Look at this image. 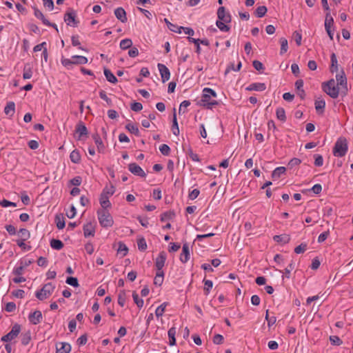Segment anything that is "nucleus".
Instances as JSON below:
<instances>
[{"mask_svg": "<svg viewBox=\"0 0 353 353\" xmlns=\"http://www.w3.org/2000/svg\"><path fill=\"white\" fill-rule=\"evenodd\" d=\"M348 149L347 141L345 137H339L333 148V154L337 157H343Z\"/></svg>", "mask_w": 353, "mask_h": 353, "instance_id": "obj_1", "label": "nucleus"}, {"mask_svg": "<svg viewBox=\"0 0 353 353\" xmlns=\"http://www.w3.org/2000/svg\"><path fill=\"white\" fill-rule=\"evenodd\" d=\"M322 89L327 94L333 99L337 98L341 91L340 87L335 85V81L333 79L327 82H323L322 83Z\"/></svg>", "mask_w": 353, "mask_h": 353, "instance_id": "obj_2", "label": "nucleus"}, {"mask_svg": "<svg viewBox=\"0 0 353 353\" xmlns=\"http://www.w3.org/2000/svg\"><path fill=\"white\" fill-rule=\"evenodd\" d=\"M97 214L99 222L103 228H110L113 225L114 220L112 216L107 210H99Z\"/></svg>", "mask_w": 353, "mask_h": 353, "instance_id": "obj_3", "label": "nucleus"}, {"mask_svg": "<svg viewBox=\"0 0 353 353\" xmlns=\"http://www.w3.org/2000/svg\"><path fill=\"white\" fill-rule=\"evenodd\" d=\"M54 288L55 287L51 283H46L39 291L36 292L35 296L38 299L43 301L52 294Z\"/></svg>", "mask_w": 353, "mask_h": 353, "instance_id": "obj_4", "label": "nucleus"}, {"mask_svg": "<svg viewBox=\"0 0 353 353\" xmlns=\"http://www.w3.org/2000/svg\"><path fill=\"white\" fill-rule=\"evenodd\" d=\"M336 79L337 81V86L340 87L341 93L343 95H346L347 93V78L343 71L336 75Z\"/></svg>", "mask_w": 353, "mask_h": 353, "instance_id": "obj_5", "label": "nucleus"}, {"mask_svg": "<svg viewBox=\"0 0 353 353\" xmlns=\"http://www.w3.org/2000/svg\"><path fill=\"white\" fill-rule=\"evenodd\" d=\"M210 95L209 93L203 92L201 99L198 102V104L201 106L207 108L208 109H212L213 106L217 105L219 102L216 100H211Z\"/></svg>", "mask_w": 353, "mask_h": 353, "instance_id": "obj_6", "label": "nucleus"}, {"mask_svg": "<svg viewBox=\"0 0 353 353\" xmlns=\"http://www.w3.org/2000/svg\"><path fill=\"white\" fill-rule=\"evenodd\" d=\"M21 326L19 324H15L12 327L10 332H9L7 334L4 335L1 338V341L4 342H9L12 340L14 339L20 333Z\"/></svg>", "mask_w": 353, "mask_h": 353, "instance_id": "obj_7", "label": "nucleus"}, {"mask_svg": "<svg viewBox=\"0 0 353 353\" xmlns=\"http://www.w3.org/2000/svg\"><path fill=\"white\" fill-rule=\"evenodd\" d=\"M64 21L68 26L76 27L79 23V21L76 19V12L73 10L68 11L64 15Z\"/></svg>", "mask_w": 353, "mask_h": 353, "instance_id": "obj_8", "label": "nucleus"}, {"mask_svg": "<svg viewBox=\"0 0 353 353\" xmlns=\"http://www.w3.org/2000/svg\"><path fill=\"white\" fill-rule=\"evenodd\" d=\"M128 169L130 172L134 175L141 177H145L146 176V174L143 170V169L135 163H130L128 165Z\"/></svg>", "mask_w": 353, "mask_h": 353, "instance_id": "obj_9", "label": "nucleus"}, {"mask_svg": "<svg viewBox=\"0 0 353 353\" xmlns=\"http://www.w3.org/2000/svg\"><path fill=\"white\" fill-rule=\"evenodd\" d=\"M217 17L219 21H223L225 23H230L231 21V15L226 12L225 8L223 6L219 8Z\"/></svg>", "mask_w": 353, "mask_h": 353, "instance_id": "obj_10", "label": "nucleus"}, {"mask_svg": "<svg viewBox=\"0 0 353 353\" xmlns=\"http://www.w3.org/2000/svg\"><path fill=\"white\" fill-rule=\"evenodd\" d=\"M158 69L161 76L162 81L164 83L170 78V72L169 69L163 63H158Z\"/></svg>", "mask_w": 353, "mask_h": 353, "instance_id": "obj_11", "label": "nucleus"}, {"mask_svg": "<svg viewBox=\"0 0 353 353\" xmlns=\"http://www.w3.org/2000/svg\"><path fill=\"white\" fill-rule=\"evenodd\" d=\"M71 350V345L65 342L56 343V353H69Z\"/></svg>", "mask_w": 353, "mask_h": 353, "instance_id": "obj_12", "label": "nucleus"}, {"mask_svg": "<svg viewBox=\"0 0 353 353\" xmlns=\"http://www.w3.org/2000/svg\"><path fill=\"white\" fill-rule=\"evenodd\" d=\"M166 260V254L164 251H162L159 253V255L156 259L155 266L157 270L160 271L162 270L165 265V262Z\"/></svg>", "mask_w": 353, "mask_h": 353, "instance_id": "obj_13", "label": "nucleus"}, {"mask_svg": "<svg viewBox=\"0 0 353 353\" xmlns=\"http://www.w3.org/2000/svg\"><path fill=\"white\" fill-rule=\"evenodd\" d=\"M190 259V248L189 245L187 243H184L183 245L182 248V252L180 255V261L185 263H186Z\"/></svg>", "mask_w": 353, "mask_h": 353, "instance_id": "obj_14", "label": "nucleus"}, {"mask_svg": "<svg viewBox=\"0 0 353 353\" xmlns=\"http://www.w3.org/2000/svg\"><path fill=\"white\" fill-rule=\"evenodd\" d=\"M42 314L41 311L36 310L33 313L30 314L29 320L33 325H37L41 322Z\"/></svg>", "mask_w": 353, "mask_h": 353, "instance_id": "obj_15", "label": "nucleus"}, {"mask_svg": "<svg viewBox=\"0 0 353 353\" xmlns=\"http://www.w3.org/2000/svg\"><path fill=\"white\" fill-rule=\"evenodd\" d=\"M100 204L102 207V210H105L111 206V203L109 201V197L106 194L105 190H103L100 196Z\"/></svg>", "mask_w": 353, "mask_h": 353, "instance_id": "obj_16", "label": "nucleus"}, {"mask_svg": "<svg viewBox=\"0 0 353 353\" xmlns=\"http://www.w3.org/2000/svg\"><path fill=\"white\" fill-rule=\"evenodd\" d=\"M75 131L79 134L78 139H81L83 136L88 134V129L82 122H79L77 125Z\"/></svg>", "mask_w": 353, "mask_h": 353, "instance_id": "obj_17", "label": "nucleus"}, {"mask_svg": "<svg viewBox=\"0 0 353 353\" xmlns=\"http://www.w3.org/2000/svg\"><path fill=\"white\" fill-rule=\"evenodd\" d=\"M114 14L116 17L122 23H125L128 20L126 17V12L123 8H117L114 10Z\"/></svg>", "mask_w": 353, "mask_h": 353, "instance_id": "obj_18", "label": "nucleus"}, {"mask_svg": "<svg viewBox=\"0 0 353 353\" xmlns=\"http://www.w3.org/2000/svg\"><path fill=\"white\" fill-rule=\"evenodd\" d=\"M266 89V85L263 83H254L250 84L248 87L246 88L247 90L252 91H263Z\"/></svg>", "mask_w": 353, "mask_h": 353, "instance_id": "obj_19", "label": "nucleus"}, {"mask_svg": "<svg viewBox=\"0 0 353 353\" xmlns=\"http://www.w3.org/2000/svg\"><path fill=\"white\" fill-rule=\"evenodd\" d=\"M94 227L91 223H88L83 226V234L85 237H88L90 236H93L94 235Z\"/></svg>", "mask_w": 353, "mask_h": 353, "instance_id": "obj_20", "label": "nucleus"}, {"mask_svg": "<svg viewBox=\"0 0 353 353\" xmlns=\"http://www.w3.org/2000/svg\"><path fill=\"white\" fill-rule=\"evenodd\" d=\"M92 138L94 139L95 144L97 145L98 151L99 152H102L104 150V145L100 136L96 133L92 135Z\"/></svg>", "mask_w": 353, "mask_h": 353, "instance_id": "obj_21", "label": "nucleus"}, {"mask_svg": "<svg viewBox=\"0 0 353 353\" xmlns=\"http://www.w3.org/2000/svg\"><path fill=\"white\" fill-rule=\"evenodd\" d=\"M273 239L278 243H288L290 240V236L288 234H281V235H275L273 237Z\"/></svg>", "mask_w": 353, "mask_h": 353, "instance_id": "obj_22", "label": "nucleus"}, {"mask_svg": "<svg viewBox=\"0 0 353 353\" xmlns=\"http://www.w3.org/2000/svg\"><path fill=\"white\" fill-rule=\"evenodd\" d=\"M175 217V213L174 211L169 210L163 212L161 215V221L164 222L166 221L172 220Z\"/></svg>", "mask_w": 353, "mask_h": 353, "instance_id": "obj_23", "label": "nucleus"}, {"mask_svg": "<svg viewBox=\"0 0 353 353\" xmlns=\"http://www.w3.org/2000/svg\"><path fill=\"white\" fill-rule=\"evenodd\" d=\"M104 74L106 77V79L110 82V83H116L117 82V77L112 73V72L108 69V68H104Z\"/></svg>", "mask_w": 353, "mask_h": 353, "instance_id": "obj_24", "label": "nucleus"}, {"mask_svg": "<svg viewBox=\"0 0 353 353\" xmlns=\"http://www.w3.org/2000/svg\"><path fill=\"white\" fill-rule=\"evenodd\" d=\"M286 168L285 167H278L272 173V178L276 179L281 177V174H285Z\"/></svg>", "mask_w": 353, "mask_h": 353, "instance_id": "obj_25", "label": "nucleus"}, {"mask_svg": "<svg viewBox=\"0 0 353 353\" xmlns=\"http://www.w3.org/2000/svg\"><path fill=\"white\" fill-rule=\"evenodd\" d=\"M172 130V132L174 135L177 136L179 134V126H178L175 108H174V115H173Z\"/></svg>", "mask_w": 353, "mask_h": 353, "instance_id": "obj_26", "label": "nucleus"}, {"mask_svg": "<svg viewBox=\"0 0 353 353\" xmlns=\"http://www.w3.org/2000/svg\"><path fill=\"white\" fill-rule=\"evenodd\" d=\"M34 9V16L41 19L42 21V22L43 23V24H50V21L45 18L43 14L36 7H34L33 8Z\"/></svg>", "mask_w": 353, "mask_h": 353, "instance_id": "obj_27", "label": "nucleus"}, {"mask_svg": "<svg viewBox=\"0 0 353 353\" xmlns=\"http://www.w3.org/2000/svg\"><path fill=\"white\" fill-rule=\"evenodd\" d=\"M338 71V61L335 53L331 54V66L330 72H334Z\"/></svg>", "mask_w": 353, "mask_h": 353, "instance_id": "obj_28", "label": "nucleus"}, {"mask_svg": "<svg viewBox=\"0 0 353 353\" xmlns=\"http://www.w3.org/2000/svg\"><path fill=\"white\" fill-rule=\"evenodd\" d=\"M50 246L54 250H60L63 248L64 245L61 241L52 239L50 241Z\"/></svg>", "mask_w": 353, "mask_h": 353, "instance_id": "obj_29", "label": "nucleus"}, {"mask_svg": "<svg viewBox=\"0 0 353 353\" xmlns=\"http://www.w3.org/2000/svg\"><path fill=\"white\" fill-rule=\"evenodd\" d=\"M168 336H169V340H170V345H175L176 343V339H175V335H176V328L172 327H171L169 330H168Z\"/></svg>", "mask_w": 353, "mask_h": 353, "instance_id": "obj_30", "label": "nucleus"}, {"mask_svg": "<svg viewBox=\"0 0 353 353\" xmlns=\"http://www.w3.org/2000/svg\"><path fill=\"white\" fill-rule=\"evenodd\" d=\"M70 158L72 162L74 163H79L81 161V155L78 150H73L70 154Z\"/></svg>", "mask_w": 353, "mask_h": 353, "instance_id": "obj_31", "label": "nucleus"}, {"mask_svg": "<svg viewBox=\"0 0 353 353\" xmlns=\"http://www.w3.org/2000/svg\"><path fill=\"white\" fill-rule=\"evenodd\" d=\"M15 110V104L14 102L10 101L7 103L6 106L4 108V112L6 114L8 115L11 114L12 115Z\"/></svg>", "mask_w": 353, "mask_h": 353, "instance_id": "obj_32", "label": "nucleus"}, {"mask_svg": "<svg viewBox=\"0 0 353 353\" xmlns=\"http://www.w3.org/2000/svg\"><path fill=\"white\" fill-rule=\"evenodd\" d=\"M32 71L31 67L30 66L29 64L25 65V66L23 68V78L24 79H29L32 77Z\"/></svg>", "mask_w": 353, "mask_h": 353, "instance_id": "obj_33", "label": "nucleus"}, {"mask_svg": "<svg viewBox=\"0 0 353 353\" xmlns=\"http://www.w3.org/2000/svg\"><path fill=\"white\" fill-rule=\"evenodd\" d=\"M74 64H85L88 63V59L83 56L75 55L72 57Z\"/></svg>", "mask_w": 353, "mask_h": 353, "instance_id": "obj_34", "label": "nucleus"}, {"mask_svg": "<svg viewBox=\"0 0 353 353\" xmlns=\"http://www.w3.org/2000/svg\"><path fill=\"white\" fill-rule=\"evenodd\" d=\"M168 28L172 32L181 33L182 26L179 27L177 25H174L170 23L167 19H164Z\"/></svg>", "mask_w": 353, "mask_h": 353, "instance_id": "obj_35", "label": "nucleus"}, {"mask_svg": "<svg viewBox=\"0 0 353 353\" xmlns=\"http://www.w3.org/2000/svg\"><path fill=\"white\" fill-rule=\"evenodd\" d=\"M325 106V102L323 99H318L315 101V108L318 112H323Z\"/></svg>", "mask_w": 353, "mask_h": 353, "instance_id": "obj_36", "label": "nucleus"}, {"mask_svg": "<svg viewBox=\"0 0 353 353\" xmlns=\"http://www.w3.org/2000/svg\"><path fill=\"white\" fill-rule=\"evenodd\" d=\"M268 11V9L265 6H259L256 10H255V15L257 17H263L265 15L266 12Z\"/></svg>", "mask_w": 353, "mask_h": 353, "instance_id": "obj_37", "label": "nucleus"}, {"mask_svg": "<svg viewBox=\"0 0 353 353\" xmlns=\"http://www.w3.org/2000/svg\"><path fill=\"white\" fill-rule=\"evenodd\" d=\"M276 118L284 122L286 121V116H285V110L283 108H279L276 109Z\"/></svg>", "mask_w": 353, "mask_h": 353, "instance_id": "obj_38", "label": "nucleus"}, {"mask_svg": "<svg viewBox=\"0 0 353 353\" xmlns=\"http://www.w3.org/2000/svg\"><path fill=\"white\" fill-rule=\"evenodd\" d=\"M281 43V50L280 54H283L288 51V40L285 38H281L280 40Z\"/></svg>", "mask_w": 353, "mask_h": 353, "instance_id": "obj_39", "label": "nucleus"}, {"mask_svg": "<svg viewBox=\"0 0 353 353\" xmlns=\"http://www.w3.org/2000/svg\"><path fill=\"white\" fill-rule=\"evenodd\" d=\"M132 46V41L130 39H125L121 41L120 48L122 50H127L130 48Z\"/></svg>", "mask_w": 353, "mask_h": 353, "instance_id": "obj_40", "label": "nucleus"}, {"mask_svg": "<svg viewBox=\"0 0 353 353\" xmlns=\"http://www.w3.org/2000/svg\"><path fill=\"white\" fill-rule=\"evenodd\" d=\"M125 128L131 133L134 134L137 136L139 135V130L137 126L132 123H128L125 125Z\"/></svg>", "mask_w": 353, "mask_h": 353, "instance_id": "obj_41", "label": "nucleus"}, {"mask_svg": "<svg viewBox=\"0 0 353 353\" xmlns=\"http://www.w3.org/2000/svg\"><path fill=\"white\" fill-rule=\"evenodd\" d=\"M117 252L118 253H122L123 256H124L128 254V248L125 243L120 241L119 242V248L117 249Z\"/></svg>", "mask_w": 353, "mask_h": 353, "instance_id": "obj_42", "label": "nucleus"}, {"mask_svg": "<svg viewBox=\"0 0 353 353\" xmlns=\"http://www.w3.org/2000/svg\"><path fill=\"white\" fill-rule=\"evenodd\" d=\"M126 295L125 292L124 290L120 291L118 296V303L121 307H123L125 303Z\"/></svg>", "mask_w": 353, "mask_h": 353, "instance_id": "obj_43", "label": "nucleus"}, {"mask_svg": "<svg viewBox=\"0 0 353 353\" xmlns=\"http://www.w3.org/2000/svg\"><path fill=\"white\" fill-rule=\"evenodd\" d=\"M132 298L138 307L141 308L143 307V299H141L139 297V295L137 294V293L136 292H133Z\"/></svg>", "mask_w": 353, "mask_h": 353, "instance_id": "obj_44", "label": "nucleus"}, {"mask_svg": "<svg viewBox=\"0 0 353 353\" xmlns=\"http://www.w3.org/2000/svg\"><path fill=\"white\" fill-rule=\"evenodd\" d=\"M138 248L141 251H145L147 249V243L143 237L139 238L137 241Z\"/></svg>", "mask_w": 353, "mask_h": 353, "instance_id": "obj_45", "label": "nucleus"}, {"mask_svg": "<svg viewBox=\"0 0 353 353\" xmlns=\"http://www.w3.org/2000/svg\"><path fill=\"white\" fill-rule=\"evenodd\" d=\"M31 340L30 332H26L21 335V343L23 345H27Z\"/></svg>", "mask_w": 353, "mask_h": 353, "instance_id": "obj_46", "label": "nucleus"}, {"mask_svg": "<svg viewBox=\"0 0 353 353\" xmlns=\"http://www.w3.org/2000/svg\"><path fill=\"white\" fill-rule=\"evenodd\" d=\"M225 23H226L223 22V21L218 20L216 23V25L220 30L223 32H228L230 30V27Z\"/></svg>", "mask_w": 353, "mask_h": 353, "instance_id": "obj_47", "label": "nucleus"}, {"mask_svg": "<svg viewBox=\"0 0 353 353\" xmlns=\"http://www.w3.org/2000/svg\"><path fill=\"white\" fill-rule=\"evenodd\" d=\"M307 243H302L301 245L296 246L294 248V252L298 254L303 253L307 250Z\"/></svg>", "mask_w": 353, "mask_h": 353, "instance_id": "obj_48", "label": "nucleus"}, {"mask_svg": "<svg viewBox=\"0 0 353 353\" xmlns=\"http://www.w3.org/2000/svg\"><path fill=\"white\" fill-rule=\"evenodd\" d=\"M334 23V19L331 17L330 12H327L326 14L325 20V28H331L332 26H333Z\"/></svg>", "mask_w": 353, "mask_h": 353, "instance_id": "obj_49", "label": "nucleus"}, {"mask_svg": "<svg viewBox=\"0 0 353 353\" xmlns=\"http://www.w3.org/2000/svg\"><path fill=\"white\" fill-rule=\"evenodd\" d=\"M166 305H167V303H163V304H161L160 306H159L157 308V310L155 311V314L157 317H160L163 314Z\"/></svg>", "mask_w": 353, "mask_h": 353, "instance_id": "obj_50", "label": "nucleus"}, {"mask_svg": "<svg viewBox=\"0 0 353 353\" xmlns=\"http://www.w3.org/2000/svg\"><path fill=\"white\" fill-rule=\"evenodd\" d=\"M19 234H21V236L22 237V239H23V241H26L30 237V232L25 228L20 229L19 231Z\"/></svg>", "mask_w": 353, "mask_h": 353, "instance_id": "obj_51", "label": "nucleus"}, {"mask_svg": "<svg viewBox=\"0 0 353 353\" xmlns=\"http://www.w3.org/2000/svg\"><path fill=\"white\" fill-rule=\"evenodd\" d=\"M55 221L58 229L61 230L65 227V221L63 217L60 218L58 215H57Z\"/></svg>", "mask_w": 353, "mask_h": 353, "instance_id": "obj_52", "label": "nucleus"}, {"mask_svg": "<svg viewBox=\"0 0 353 353\" xmlns=\"http://www.w3.org/2000/svg\"><path fill=\"white\" fill-rule=\"evenodd\" d=\"M66 283L70 285L73 287H78L79 282L78 279L76 277L70 276L66 279Z\"/></svg>", "mask_w": 353, "mask_h": 353, "instance_id": "obj_53", "label": "nucleus"}, {"mask_svg": "<svg viewBox=\"0 0 353 353\" xmlns=\"http://www.w3.org/2000/svg\"><path fill=\"white\" fill-rule=\"evenodd\" d=\"M204 292H205V294H208L209 292H210V290L212 288L213 286V283L212 281H210V280H204Z\"/></svg>", "mask_w": 353, "mask_h": 353, "instance_id": "obj_54", "label": "nucleus"}, {"mask_svg": "<svg viewBox=\"0 0 353 353\" xmlns=\"http://www.w3.org/2000/svg\"><path fill=\"white\" fill-rule=\"evenodd\" d=\"M314 165L316 166H321L323 163V159L321 154H314Z\"/></svg>", "mask_w": 353, "mask_h": 353, "instance_id": "obj_55", "label": "nucleus"}, {"mask_svg": "<svg viewBox=\"0 0 353 353\" xmlns=\"http://www.w3.org/2000/svg\"><path fill=\"white\" fill-rule=\"evenodd\" d=\"M159 150L163 155L168 156L170 154V148L168 145L162 144L159 148Z\"/></svg>", "mask_w": 353, "mask_h": 353, "instance_id": "obj_56", "label": "nucleus"}, {"mask_svg": "<svg viewBox=\"0 0 353 353\" xmlns=\"http://www.w3.org/2000/svg\"><path fill=\"white\" fill-rule=\"evenodd\" d=\"M224 338L221 334H215L213 337V343L216 345H220L223 343Z\"/></svg>", "mask_w": 353, "mask_h": 353, "instance_id": "obj_57", "label": "nucleus"}, {"mask_svg": "<svg viewBox=\"0 0 353 353\" xmlns=\"http://www.w3.org/2000/svg\"><path fill=\"white\" fill-rule=\"evenodd\" d=\"M301 163V159L298 158H293L290 161L288 166L290 169H292L294 166L299 165Z\"/></svg>", "mask_w": 353, "mask_h": 353, "instance_id": "obj_58", "label": "nucleus"}, {"mask_svg": "<svg viewBox=\"0 0 353 353\" xmlns=\"http://www.w3.org/2000/svg\"><path fill=\"white\" fill-rule=\"evenodd\" d=\"M99 96L100 97L103 99L104 101H106V103H108V105H112V100L108 97L105 91L103 90H101L100 92H99Z\"/></svg>", "mask_w": 353, "mask_h": 353, "instance_id": "obj_59", "label": "nucleus"}, {"mask_svg": "<svg viewBox=\"0 0 353 353\" xmlns=\"http://www.w3.org/2000/svg\"><path fill=\"white\" fill-rule=\"evenodd\" d=\"M190 105V102L189 101H183L181 104L179 109V113L181 114V112L183 113L185 112V108H187Z\"/></svg>", "mask_w": 353, "mask_h": 353, "instance_id": "obj_60", "label": "nucleus"}, {"mask_svg": "<svg viewBox=\"0 0 353 353\" xmlns=\"http://www.w3.org/2000/svg\"><path fill=\"white\" fill-rule=\"evenodd\" d=\"M293 38L295 40L296 43L297 44V46H299L301 45L302 36H301V33H299L297 31H295L293 33Z\"/></svg>", "mask_w": 353, "mask_h": 353, "instance_id": "obj_61", "label": "nucleus"}, {"mask_svg": "<svg viewBox=\"0 0 353 353\" xmlns=\"http://www.w3.org/2000/svg\"><path fill=\"white\" fill-rule=\"evenodd\" d=\"M131 109L134 112H139L143 109V105L139 102H134L131 104Z\"/></svg>", "mask_w": 353, "mask_h": 353, "instance_id": "obj_62", "label": "nucleus"}, {"mask_svg": "<svg viewBox=\"0 0 353 353\" xmlns=\"http://www.w3.org/2000/svg\"><path fill=\"white\" fill-rule=\"evenodd\" d=\"M330 340L333 345H340L342 343L341 339L337 336H331Z\"/></svg>", "mask_w": 353, "mask_h": 353, "instance_id": "obj_63", "label": "nucleus"}, {"mask_svg": "<svg viewBox=\"0 0 353 353\" xmlns=\"http://www.w3.org/2000/svg\"><path fill=\"white\" fill-rule=\"evenodd\" d=\"M252 65L253 67L258 71H261L264 69L263 63L258 60H254L252 63Z\"/></svg>", "mask_w": 353, "mask_h": 353, "instance_id": "obj_64", "label": "nucleus"}]
</instances>
